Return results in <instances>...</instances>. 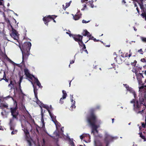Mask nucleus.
<instances>
[{
    "mask_svg": "<svg viewBox=\"0 0 146 146\" xmlns=\"http://www.w3.org/2000/svg\"><path fill=\"white\" fill-rule=\"evenodd\" d=\"M140 92L139 96V101L137 100L135 102V100L133 99L130 102V103L133 104V109L137 113L142 114L145 111L146 108V98L145 89L144 91Z\"/></svg>",
    "mask_w": 146,
    "mask_h": 146,
    "instance_id": "1",
    "label": "nucleus"
},
{
    "mask_svg": "<svg viewBox=\"0 0 146 146\" xmlns=\"http://www.w3.org/2000/svg\"><path fill=\"white\" fill-rule=\"evenodd\" d=\"M94 109H92L90 110L89 115L87 117V120L90 126L92 127V132L95 131L96 133H98V131L97 129L100 126L96 125L97 121V118L96 115L94 113Z\"/></svg>",
    "mask_w": 146,
    "mask_h": 146,
    "instance_id": "2",
    "label": "nucleus"
},
{
    "mask_svg": "<svg viewBox=\"0 0 146 146\" xmlns=\"http://www.w3.org/2000/svg\"><path fill=\"white\" fill-rule=\"evenodd\" d=\"M31 44L30 42H24L22 45V48H20L22 51L30 52Z\"/></svg>",
    "mask_w": 146,
    "mask_h": 146,
    "instance_id": "3",
    "label": "nucleus"
},
{
    "mask_svg": "<svg viewBox=\"0 0 146 146\" xmlns=\"http://www.w3.org/2000/svg\"><path fill=\"white\" fill-rule=\"evenodd\" d=\"M11 115L12 116L13 118L17 119L18 116L19 114L18 111L17 110V107L14 108H10Z\"/></svg>",
    "mask_w": 146,
    "mask_h": 146,
    "instance_id": "4",
    "label": "nucleus"
},
{
    "mask_svg": "<svg viewBox=\"0 0 146 146\" xmlns=\"http://www.w3.org/2000/svg\"><path fill=\"white\" fill-rule=\"evenodd\" d=\"M56 17V16L54 15H48V16H45L42 19L45 24L48 26V23L52 19H55Z\"/></svg>",
    "mask_w": 146,
    "mask_h": 146,
    "instance_id": "5",
    "label": "nucleus"
},
{
    "mask_svg": "<svg viewBox=\"0 0 146 146\" xmlns=\"http://www.w3.org/2000/svg\"><path fill=\"white\" fill-rule=\"evenodd\" d=\"M22 61L21 64L25 66V62L27 60L28 57L30 54V52L23 51H22Z\"/></svg>",
    "mask_w": 146,
    "mask_h": 146,
    "instance_id": "6",
    "label": "nucleus"
},
{
    "mask_svg": "<svg viewBox=\"0 0 146 146\" xmlns=\"http://www.w3.org/2000/svg\"><path fill=\"white\" fill-rule=\"evenodd\" d=\"M123 85L125 87L127 91H129L130 93H131L133 94L135 98L134 99L135 100V102H136L137 100L136 101L135 99L137 98V95L136 94L135 91L131 87H129V86L126 84H124Z\"/></svg>",
    "mask_w": 146,
    "mask_h": 146,
    "instance_id": "7",
    "label": "nucleus"
},
{
    "mask_svg": "<svg viewBox=\"0 0 146 146\" xmlns=\"http://www.w3.org/2000/svg\"><path fill=\"white\" fill-rule=\"evenodd\" d=\"M11 27L12 28V31L10 34V35L13 37L14 39H17L18 38V33L17 31L14 29L13 27L11 25Z\"/></svg>",
    "mask_w": 146,
    "mask_h": 146,
    "instance_id": "8",
    "label": "nucleus"
},
{
    "mask_svg": "<svg viewBox=\"0 0 146 146\" xmlns=\"http://www.w3.org/2000/svg\"><path fill=\"white\" fill-rule=\"evenodd\" d=\"M113 138L107 133L105 135V137L104 139L105 143H110V142L113 141Z\"/></svg>",
    "mask_w": 146,
    "mask_h": 146,
    "instance_id": "9",
    "label": "nucleus"
},
{
    "mask_svg": "<svg viewBox=\"0 0 146 146\" xmlns=\"http://www.w3.org/2000/svg\"><path fill=\"white\" fill-rule=\"evenodd\" d=\"M73 38L76 41L79 42L82 40L83 36L79 35H75L73 36Z\"/></svg>",
    "mask_w": 146,
    "mask_h": 146,
    "instance_id": "10",
    "label": "nucleus"
},
{
    "mask_svg": "<svg viewBox=\"0 0 146 146\" xmlns=\"http://www.w3.org/2000/svg\"><path fill=\"white\" fill-rule=\"evenodd\" d=\"M24 71L25 74L26 75L27 77L29 78L31 80L32 79V75L29 72V70L27 68H25L24 69Z\"/></svg>",
    "mask_w": 146,
    "mask_h": 146,
    "instance_id": "11",
    "label": "nucleus"
},
{
    "mask_svg": "<svg viewBox=\"0 0 146 146\" xmlns=\"http://www.w3.org/2000/svg\"><path fill=\"white\" fill-rule=\"evenodd\" d=\"M48 113L52 119V121L54 122L56 125L59 123L56 120V117L52 114L50 111Z\"/></svg>",
    "mask_w": 146,
    "mask_h": 146,
    "instance_id": "12",
    "label": "nucleus"
},
{
    "mask_svg": "<svg viewBox=\"0 0 146 146\" xmlns=\"http://www.w3.org/2000/svg\"><path fill=\"white\" fill-rule=\"evenodd\" d=\"M80 12V10H79L78 11L77 13L74 16V15L72 14V15L74 19L75 20H77L79 19L81 17L82 14L81 13L79 14V13Z\"/></svg>",
    "mask_w": 146,
    "mask_h": 146,
    "instance_id": "13",
    "label": "nucleus"
},
{
    "mask_svg": "<svg viewBox=\"0 0 146 146\" xmlns=\"http://www.w3.org/2000/svg\"><path fill=\"white\" fill-rule=\"evenodd\" d=\"M15 84H16V82L15 80H11L10 83L8 85V87H11V89L13 88L14 89L15 85Z\"/></svg>",
    "mask_w": 146,
    "mask_h": 146,
    "instance_id": "14",
    "label": "nucleus"
},
{
    "mask_svg": "<svg viewBox=\"0 0 146 146\" xmlns=\"http://www.w3.org/2000/svg\"><path fill=\"white\" fill-rule=\"evenodd\" d=\"M82 35L85 36H87L88 37L89 36H90V34L86 30H84L82 33Z\"/></svg>",
    "mask_w": 146,
    "mask_h": 146,
    "instance_id": "15",
    "label": "nucleus"
},
{
    "mask_svg": "<svg viewBox=\"0 0 146 146\" xmlns=\"http://www.w3.org/2000/svg\"><path fill=\"white\" fill-rule=\"evenodd\" d=\"M33 77H34L35 79V82L36 83L37 85L39 88H42V86H41V84L38 80L37 78L35 77L33 75L32 76Z\"/></svg>",
    "mask_w": 146,
    "mask_h": 146,
    "instance_id": "16",
    "label": "nucleus"
},
{
    "mask_svg": "<svg viewBox=\"0 0 146 146\" xmlns=\"http://www.w3.org/2000/svg\"><path fill=\"white\" fill-rule=\"evenodd\" d=\"M139 4L142 12L146 13V9L145 8H144L143 2H142L141 3H139Z\"/></svg>",
    "mask_w": 146,
    "mask_h": 146,
    "instance_id": "17",
    "label": "nucleus"
},
{
    "mask_svg": "<svg viewBox=\"0 0 146 146\" xmlns=\"http://www.w3.org/2000/svg\"><path fill=\"white\" fill-rule=\"evenodd\" d=\"M13 119H10L9 125L10 126V129L11 130H14V127L13 125Z\"/></svg>",
    "mask_w": 146,
    "mask_h": 146,
    "instance_id": "18",
    "label": "nucleus"
},
{
    "mask_svg": "<svg viewBox=\"0 0 146 146\" xmlns=\"http://www.w3.org/2000/svg\"><path fill=\"white\" fill-rule=\"evenodd\" d=\"M41 105L43 108L46 109L48 113L50 112V111L49 109V107L48 106L45 105L43 103L41 104Z\"/></svg>",
    "mask_w": 146,
    "mask_h": 146,
    "instance_id": "19",
    "label": "nucleus"
},
{
    "mask_svg": "<svg viewBox=\"0 0 146 146\" xmlns=\"http://www.w3.org/2000/svg\"><path fill=\"white\" fill-rule=\"evenodd\" d=\"M144 74L146 75V70L145 71ZM145 89L146 90V85L144 86H142L139 88V90L140 92L144 91Z\"/></svg>",
    "mask_w": 146,
    "mask_h": 146,
    "instance_id": "20",
    "label": "nucleus"
},
{
    "mask_svg": "<svg viewBox=\"0 0 146 146\" xmlns=\"http://www.w3.org/2000/svg\"><path fill=\"white\" fill-rule=\"evenodd\" d=\"M33 86L34 88V92L35 94V97H36L37 98V87L36 86H34V85L33 84Z\"/></svg>",
    "mask_w": 146,
    "mask_h": 146,
    "instance_id": "21",
    "label": "nucleus"
},
{
    "mask_svg": "<svg viewBox=\"0 0 146 146\" xmlns=\"http://www.w3.org/2000/svg\"><path fill=\"white\" fill-rule=\"evenodd\" d=\"M0 106L1 109H3V108L8 109V106L7 104H5L3 103H1Z\"/></svg>",
    "mask_w": 146,
    "mask_h": 146,
    "instance_id": "22",
    "label": "nucleus"
},
{
    "mask_svg": "<svg viewBox=\"0 0 146 146\" xmlns=\"http://www.w3.org/2000/svg\"><path fill=\"white\" fill-rule=\"evenodd\" d=\"M139 134L140 135V137L143 139L144 140V141H146V139L145 137L143 134L142 132H140L139 133Z\"/></svg>",
    "mask_w": 146,
    "mask_h": 146,
    "instance_id": "23",
    "label": "nucleus"
},
{
    "mask_svg": "<svg viewBox=\"0 0 146 146\" xmlns=\"http://www.w3.org/2000/svg\"><path fill=\"white\" fill-rule=\"evenodd\" d=\"M62 92L63 94V95L62 98L63 99H65L66 97L67 94L66 92L64 90H62Z\"/></svg>",
    "mask_w": 146,
    "mask_h": 146,
    "instance_id": "24",
    "label": "nucleus"
},
{
    "mask_svg": "<svg viewBox=\"0 0 146 146\" xmlns=\"http://www.w3.org/2000/svg\"><path fill=\"white\" fill-rule=\"evenodd\" d=\"M89 37V39H87V40L86 41H85V43H86L87 42L90 40H93L94 38V37L93 36H92L90 34V36H89L88 37Z\"/></svg>",
    "mask_w": 146,
    "mask_h": 146,
    "instance_id": "25",
    "label": "nucleus"
},
{
    "mask_svg": "<svg viewBox=\"0 0 146 146\" xmlns=\"http://www.w3.org/2000/svg\"><path fill=\"white\" fill-rule=\"evenodd\" d=\"M71 2V1H70L69 3H66V5L65 6V7L64 8V9L65 10L66 8L68 7L70 5V4Z\"/></svg>",
    "mask_w": 146,
    "mask_h": 146,
    "instance_id": "26",
    "label": "nucleus"
},
{
    "mask_svg": "<svg viewBox=\"0 0 146 146\" xmlns=\"http://www.w3.org/2000/svg\"><path fill=\"white\" fill-rule=\"evenodd\" d=\"M23 131L26 136L29 134V131L27 129L24 128Z\"/></svg>",
    "mask_w": 146,
    "mask_h": 146,
    "instance_id": "27",
    "label": "nucleus"
},
{
    "mask_svg": "<svg viewBox=\"0 0 146 146\" xmlns=\"http://www.w3.org/2000/svg\"><path fill=\"white\" fill-rule=\"evenodd\" d=\"M145 123H142V127L143 128H145L146 127V115L145 117Z\"/></svg>",
    "mask_w": 146,
    "mask_h": 146,
    "instance_id": "28",
    "label": "nucleus"
},
{
    "mask_svg": "<svg viewBox=\"0 0 146 146\" xmlns=\"http://www.w3.org/2000/svg\"><path fill=\"white\" fill-rule=\"evenodd\" d=\"M78 42L80 46L82 47L83 46L84 44L82 40Z\"/></svg>",
    "mask_w": 146,
    "mask_h": 146,
    "instance_id": "29",
    "label": "nucleus"
},
{
    "mask_svg": "<svg viewBox=\"0 0 146 146\" xmlns=\"http://www.w3.org/2000/svg\"><path fill=\"white\" fill-rule=\"evenodd\" d=\"M137 63V62L136 60H135L134 61V62H131V64L132 65L134 66V67H135Z\"/></svg>",
    "mask_w": 146,
    "mask_h": 146,
    "instance_id": "30",
    "label": "nucleus"
},
{
    "mask_svg": "<svg viewBox=\"0 0 146 146\" xmlns=\"http://www.w3.org/2000/svg\"><path fill=\"white\" fill-rule=\"evenodd\" d=\"M137 52H139L141 54H143V52L141 48L138 50Z\"/></svg>",
    "mask_w": 146,
    "mask_h": 146,
    "instance_id": "31",
    "label": "nucleus"
},
{
    "mask_svg": "<svg viewBox=\"0 0 146 146\" xmlns=\"http://www.w3.org/2000/svg\"><path fill=\"white\" fill-rule=\"evenodd\" d=\"M75 101H74V102H73V104H72L71 106V108H75L76 107V106H75Z\"/></svg>",
    "mask_w": 146,
    "mask_h": 146,
    "instance_id": "32",
    "label": "nucleus"
},
{
    "mask_svg": "<svg viewBox=\"0 0 146 146\" xmlns=\"http://www.w3.org/2000/svg\"><path fill=\"white\" fill-rule=\"evenodd\" d=\"M36 98V102L38 104H41L42 103L40 101V100L38 99V96L37 95V98L36 97H35Z\"/></svg>",
    "mask_w": 146,
    "mask_h": 146,
    "instance_id": "33",
    "label": "nucleus"
},
{
    "mask_svg": "<svg viewBox=\"0 0 146 146\" xmlns=\"http://www.w3.org/2000/svg\"><path fill=\"white\" fill-rule=\"evenodd\" d=\"M36 98V102L38 104H41L42 103L40 101V100L38 99V96L37 95V98L36 97H35Z\"/></svg>",
    "mask_w": 146,
    "mask_h": 146,
    "instance_id": "34",
    "label": "nucleus"
},
{
    "mask_svg": "<svg viewBox=\"0 0 146 146\" xmlns=\"http://www.w3.org/2000/svg\"><path fill=\"white\" fill-rule=\"evenodd\" d=\"M27 143L29 146H32V144L31 141L30 140H27Z\"/></svg>",
    "mask_w": 146,
    "mask_h": 146,
    "instance_id": "35",
    "label": "nucleus"
},
{
    "mask_svg": "<svg viewBox=\"0 0 146 146\" xmlns=\"http://www.w3.org/2000/svg\"><path fill=\"white\" fill-rule=\"evenodd\" d=\"M138 77H140V78H143V76L142 74L141 73H139V74H138L137 77V78L138 79Z\"/></svg>",
    "mask_w": 146,
    "mask_h": 146,
    "instance_id": "36",
    "label": "nucleus"
},
{
    "mask_svg": "<svg viewBox=\"0 0 146 146\" xmlns=\"http://www.w3.org/2000/svg\"><path fill=\"white\" fill-rule=\"evenodd\" d=\"M141 38L142 41L144 42H146V38L141 37Z\"/></svg>",
    "mask_w": 146,
    "mask_h": 146,
    "instance_id": "37",
    "label": "nucleus"
},
{
    "mask_svg": "<svg viewBox=\"0 0 146 146\" xmlns=\"http://www.w3.org/2000/svg\"><path fill=\"white\" fill-rule=\"evenodd\" d=\"M141 15L143 18L146 17V13L142 12Z\"/></svg>",
    "mask_w": 146,
    "mask_h": 146,
    "instance_id": "38",
    "label": "nucleus"
},
{
    "mask_svg": "<svg viewBox=\"0 0 146 146\" xmlns=\"http://www.w3.org/2000/svg\"><path fill=\"white\" fill-rule=\"evenodd\" d=\"M4 17L5 21L7 23H9L10 24V21L9 20V19L8 18H5V16H4Z\"/></svg>",
    "mask_w": 146,
    "mask_h": 146,
    "instance_id": "39",
    "label": "nucleus"
},
{
    "mask_svg": "<svg viewBox=\"0 0 146 146\" xmlns=\"http://www.w3.org/2000/svg\"><path fill=\"white\" fill-rule=\"evenodd\" d=\"M17 132V130H15V131H12L11 133V134L12 135H14Z\"/></svg>",
    "mask_w": 146,
    "mask_h": 146,
    "instance_id": "40",
    "label": "nucleus"
},
{
    "mask_svg": "<svg viewBox=\"0 0 146 146\" xmlns=\"http://www.w3.org/2000/svg\"><path fill=\"white\" fill-rule=\"evenodd\" d=\"M90 21H86L84 20H83L82 21V22L83 23H86L90 22Z\"/></svg>",
    "mask_w": 146,
    "mask_h": 146,
    "instance_id": "41",
    "label": "nucleus"
},
{
    "mask_svg": "<svg viewBox=\"0 0 146 146\" xmlns=\"http://www.w3.org/2000/svg\"><path fill=\"white\" fill-rule=\"evenodd\" d=\"M64 99H63L62 98H61L60 100V103L61 104H62L63 103L64 101H63L62 100Z\"/></svg>",
    "mask_w": 146,
    "mask_h": 146,
    "instance_id": "42",
    "label": "nucleus"
},
{
    "mask_svg": "<svg viewBox=\"0 0 146 146\" xmlns=\"http://www.w3.org/2000/svg\"><path fill=\"white\" fill-rule=\"evenodd\" d=\"M70 96L71 97V98H70L71 102H73H73H74V100H73V95H71H71H70Z\"/></svg>",
    "mask_w": 146,
    "mask_h": 146,
    "instance_id": "43",
    "label": "nucleus"
},
{
    "mask_svg": "<svg viewBox=\"0 0 146 146\" xmlns=\"http://www.w3.org/2000/svg\"><path fill=\"white\" fill-rule=\"evenodd\" d=\"M141 61L143 62H146V60L144 58H143L141 59Z\"/></svg>",
    "mask_w": 146,
    "mask_h": 146,
    "instance_id": "44",
    "label": "nucleus"
},
{
    "mask_svg": "<svg viewBox=\"0 0 146 146\" xmlns=\"http://www.w3.org/2000/svg\"><path fill=\"white\" fill-rule=\"evenodd\" d=\"M6 75L5 72H4V74L3 75V78H2V80L4 79V78H6Z\"/></svg>",
    "mask_w": 146,
    "mask_h": 146,
    "instance_id": "45",
    "label": "nucleus"
},
{
    "mask_svg": "<svg viewBox=\"0 0 146 146\" xmlns=\"http://www.w3.org/2000/svg\"><path fill=\"white\" fill-rule=\"evenodd\" d=\"M23 78L22 76H21L20 77V79H19V83H21L22 81L23 80Z\"/></svg>",
    "mask_w": 146,
    "mask_h": 146,
    "instance_id": "46",
    "label": "nucleus"
},
{
    "mask_svg": "<svg viewBox=\"0 0 146 146\" xmlns=\"http://www.w3.org/2000/svg\"><path fill=\"white\" fill-rule=\"evenodd\" d=\"M83 46V47L82 48V50H84L86 49V47L85 44H84L83 46Z\"/></svg>",
    "mask_w": 146,
    "mask_h": 146,
    "instance_id": "47",
    "label": "nucleus"
},
{
    "mask_svg": "<svg viewBox=\"0 0 146 146\" xmlns=\"http://www.w3.org/2000/svg\"><path fill=\"white\" fill-rule=\"evenodd\" d=\"M80 137L81 139H82L84 138V134H83L82 135H80Z\"/></svg>",
    "mask_w": 146,
    "mask_h": 146,
    "instance_id": "48",
    "label": "nucleus"
},
{
    "mask_svg": "<svg viewBox=\"0 0 146 146\" xmlns=\"http://www.w3.org/2000/svg\"><path fill=\"white\" fill-rule=\"evenodd\" d=\"M129 54L128 55L129 57H130L132 55V53L131 52V50L129 51Z\"/></svg>",
    "mask_w": 146,
    "mask_h": 146,
    "instance_id": "49",
    "label": "nucleus"
},
{
    "mask_svg": "<svg viewBox=\"0 0 146 146\" xmlns=\"http://www.w3.org/2000/svg\"><path fill=\"white\" fill-rule=\"evenodd\" d=\"M41 108V110H42L41 115V117H42V119L44 115H43V113H42V108Z\"/></svg>",
    "mask_w": 146,
    "mask_h": 146,
    "instance_id": "50",
    "label": "nucleus"
},
{
    "mask_svg": "<svg viewBox=\"0 0 146 146\" xmlns=\"http://www.w3.org/2000/svg\"><path fill=\"white\" fill-rule=\"evenodd\" d=\"M74 60H71L70 62V64H73L74 63Z\"/></svg>",
    "mask_w": 146,
    "mask_h": 146,
    "instance_id": "51",
    "label": "nucleus"
},
{
    "mask_svg": "<svg viewBox=\"0 0 146 146\" xmlns=\"http://www.w3.org/2000/svg\"><path fill=\"white\" fill-rule=\"evenodd\" d=\"M115 58V61L117 62H118L117 60V59L118 58V60H119L120 59V58L119 57L118 58L117 57V58L116 57H115V58Z\"/></svg>",
    "mask_w": 146,
    "mask_h": 146,
    "instance_id": "52",
    "label": "nucleus"
},
{
    "mask_svg": "<svg viewBox=\"0 0 146 146\" xmlns=\"http://www.w3.org/2000/svg\"><path fill=\"white\" fill-rule=\"evenodd\" d=\"M132 71L133 72H135V73L136 74V73H137V71H136V70H135L134 69V70H132Z\"/></svg>",
    "mask_w": 146,
    "mask_h": 146,
    "instance_id": "53",
    "label": "nucleus"
},
{
    "mask_svg": "<svg viewBox=\"0 0 146 146\" xmlns=\"http://www.w3.org/2000/svg\"><path fill=\"white\" fill-rule=\"evenodd\" d=\"M94 42H98L99 41V40H97L96 38H94L93 40Z\"/></svg>",
    "mask_w": 146,
    "mask_h": 146,
    "instance_id": "54",
    "label": "nucleus"
},
{
    "mask_svg": "<svg viewBox=\"0 0 146 146\" xmlns=\"http://www.w3.org/2000/svg\"><path fill=\"white\" fill-rule=\"evenodd\" d=\"M3 80H5L6 82H9V80L7 79L6 78H4V79Z\"/></svg>",
    "mask_w": 146,
    "mask_h": 146,
    "instance_id": "55",
    "label": "nucleus"
},
{
    "mask_svg": "<svg viewBox=\"0 0 146 146\" xmlns=\"http://www.w3.org/2000/svg\"><path fill=\"white\" fill-rule=\"evenodd\" d=\"M136 9L138 13L139 14V9L137 7Z\"/></svg>",
    "mask_w": 146,
    "mask_h": 146,
    "instance_id": "56",
    "label": "nucleus"
},
{
    "mask_svg": "<svg viewBox=\"0 0 146 146\" xmlns=\"http://www.w3.org/2000/svg\"><path fill=\"white\" fill-rule=\"evenodd\" d=\"M3 0H0V5H3L2 2L1 1Z\"/></svg>",
    "mask_w": 146,
    "mask_h": 146,
    "instance_id": "57",
    "label": "nucleus"
},
{
    "mask_svg": "<svg viewBox=\"0 0 146 146\" xmlns=\"http://www.w3.org/2000/svg\"><path fill=\"white\" fill-rule=\"evenodd\" d=\"M21 83H19V89H21Z\"/></svg>",
    "mask_w": 146,
    "mask_h": 146,
    "instance_id": "58",
    "label": "nucleus"
},
{
    "mask_svg": "<svg viewBox=\"0 0 146 146\" xmlns=\"http://www.w3.org/2000/svg\"><path fill=\"white\" fill-rule=\"evenodd\" d=\"M17 66L19 67H22V65L19 64H17Z\"/></svg>",
    "mask_w": 146,
    "mask_h": 146,
    "instance_id": "59",
    "label": "nucleus"
},
{
    "mask_svg": "<svg viewBox=\"0 0 146 146\" xmlns=\"http://www.w3.org/2000/svg\"><path fill=\"white\" fill-rule=\"evenodd\" d=\"M122 2L123 3L125 4L126 3V2L125 0H122Z\"/></svg>",
    "mask_w": 146,
    "mask_h": 146,
    "instance_id": "60",
    "label": "nucleus"
},
{
    "mask_svg": "<svg viewBox=\"0 0 146 146\" xmlns=\"http://www.w3.org/2000/svg\"><path fill=\"white\" fill-rule=\"evenodd\" d=\"M128 53H126V54H125V56L126 57H128Z\"/></svg>",
    "mask_w": 146,
    "mask_h": 146,
    "instance_id": "61",
    "label": "nucleus"
},
{
    "mask_svg": "<svg viewBox=\"0 0 146 146\" xmlns=\"http://www.w3.org/2000/svg\"><path fill=\"white\" fill-rule=\"evenodd\" d=\"M84 51H85L87 54H88V52L87 50L85 49V50H84Z\"/></svg>",
    "mask_w": 146,
    "mask_h": 146,
    "instance_id": "62",
    "label": "nucleus"
},
{
    "mask_svg": "<svg viewBox=\"0 0 146 146\" xmlns=\"http://www.w3.org/2000/svg\"><path fill=\"white\" fill-rule=\"evenodd\" d=\"M106 144V146H108L109 143H105Z\"/></svg>",
    "mask_w": 146,
    "mask_h": 146,
    "instance_id": "63",
    "label": "nucleus"
},
{
    "mask_svg": "<svg viewBox=\"0 0 146 146\" xmlns=\"http://www.w3.org/2000/svg\"><path fill=\"white\" fill-rule=\"evenodd\" d=\"M106 46L108 47H110V45L109 44V45H106Z\"/></svg>",
    "mask_w": 146,
    "mask_h": 146,
    "instance_id": "64",
    "label": "nucleus"
}]
</instances>
